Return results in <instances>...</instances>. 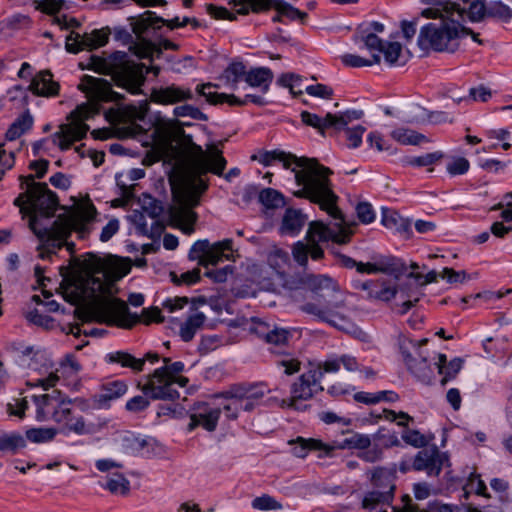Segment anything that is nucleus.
Listing matches in <instances>:
<instances>
[{"instance_id":"nucleus-1","label":"nucleus","mask_w":512,"mask_h":512,"mask_svg":"<svg viewBox=\"0 0 512 512\" xmlns=\"http://www.w3.org/2000/svg\"><path fill=\"white\" fill-rule=\"evenodd\" d=\"M20 189L23 190L13 204L19 208L23 216H29V228L40 241V247L49 251L61 246V240L67 237L71 230L85 238L90 233V225L96 216V208L92 204L79 207L71 219H57L47 227H39L38 216L50 217L57 207V197L46 183L34 181V175L20 176Z\"/></svg>"},{"instance_id":"nucleus-2","label":"nucleus","mask_w":512,"mask_h":512,"mask_svg":"<svg viewBox=\"0 0 512 512\" xmlns=\"http://www.w3.org/2000/svg\"><path fill=\"white\" fill-rule=\"evenodd\" d=\"M258 160L265 166L271 165L274 161L281 162L285 169H291L294 173L296 185L299 187L294 193L296 197L309 199L330 214L338 213L333 204L336 195L332 191L329 179L332 171L319 164L316 159L299 158L290 153L274 150L261 153Z\"/></svg>"},{"instance_id":"nucleus-3","label":"nucleus","mask_w":512,"mask_h":512,"mask_svg":"<svg viewBox=\"0 0 512 512\" xmlns=\"http://www.w3.org/2000/svg\"><path fill=\"white\" fill-rule=\"evenodd\" d=\"M78 89L86 94L87 103L78 105L68 116L69 123L61 124L58 131L51 135L52 142L60 150H68L74 142L86 137L89 126L86 120L100 113L101 103L119 101L121 96L112 90L110 83L102 78L84 75Z\"/></svg>"},{"instance_id":"nucleus-4","label":"nucleus","mask_w":512,"mask_h":512,"mask_svg":"<svg viewBox=\"0 0 512 512\" xmlns=\"http://www.w3.org/2000/svg\"><path fill=\"white\" fill-rule=\"evenodd\" d=\"M484 0H442L448 21L428 23L421 27L417 39L422 50L455 52L460 38V22L468 18L472 22L483 18Z\"/></svg>"},{"instance_id":"nucleus-5","label":"nucleus","mask_w":512,"mask_h":512,"mask_svg":"<svg viewBox=\"0 0 512 512\" xmlns=\"http://www.w3.org/2000/svg\"><path fill=\"white\" fill-rule=\"evenodd\" d=\"M194 151L193 175L186 182V195L182 203L169 209L170 219L187 235L194 232V224L197 221V214L192 207L198 205L199 196L208 188L207 182L201 176L209 171L221 176L227 163L216 147H212L209 154L205 153L201 146H195Z\"/></svg>"},{"instance_id":"nucleus-6","label":"nucleus","mask_w":512,"mask_h":512,"mask_svg":"<svg viewBox=\"0 0 512 512\" xmlns=\"http://www.w3.org/2000/svg\"><path fill=\"white\" fill-rule=\"evenodd\" d=\"M87 68L100 74L111 75L118 87L134 95L142 92L141 87L150 71L154 75L160 72L157 66L148 69L145 64L131 60L123 51H115L105 56L92 55Z\"/></svg>"},{"instance_id":"nucleus-7","label":"nucleus","mask_w":512,"mask_h":512,"mask_svg":"<svg viewBox=\"0 0 512 512\" xmlns=\"http://www.w3.org/2000/svg\"><path fill=\"white\" fill-rule=\"evenodd\" d=\"M306 284L322 299V302L306 303L302 306V310L333 327L344 329L348 320L338 311L345 303L338 284L326 275H308Z\"/></svg>"},{"instance_id":"nucleus-8","label":"nucleus","mask_w":512,"mask_h":512,"mask_svg":"<svg viewBox=\"0 0 512 512\" xmlns=\"http://www.w3.org/2000/svg\"><path fill=\"white\" fill-rule=\"evenodd\" d=\"M163 366L154 370L147 377V382L142 387V392L153 400H176L179 393L175 386L185 387L189 380L179 374L184 370L181 361L171 362L170 358L162 359Z\"/></svg>"},{"instance_id":"nucleus-9","label":"nucleus","mask_w":512,"mask_h":512,"mask_svg":"<svg viewBox=\"0 0 512 512\" xmlns=\"http://www.w3.org/2000/svg\"><path fill=\"white\" fill-rule=\"evenodd\" d=\"M81 269L86 276L83 290L85 293L94 295L107 290L106 283L98 275H102L104 278L121 279L130 272L131 265L121 258H116L110 264H106L99 257L87 254V257L81 262Z\"/></svg>"},{"instance_id":"nucleus-10","label":"nucleus","mask_w":512,"mask_h":512,"mask_svg":"<svg viewBox=\"0 0 512 512\" xmlns=\"http://www.w3.org/2000/svg\"><path fill=\"white\" fill-rule=\"evenodd\" d=\"M158 22H162L161 17L156 16L152 11H146L131 23L137 41H133L132 35L125 28H115L114 37L124 44H130L129 50L138 58L153 59L155 54L159 57L161 51L156 49L155 44L148 39L150 28Z\"/></svg>"},{"instance_id":"nucleus-11","label":"nucleus","mask_w":512,"mask_h":512,"mask_svg":"<svg viewBox=\"0 0 512 512\" xmlns=\"http://www.w3.org/2000/svg\"><path fill=\"white\" fill-rule=\"evenodd\" d=\"M338 197L333 200V204L337 209L336 215L327 214L334 220L333 223L325 224L322 221H314L309 225L306 234L308 241V256L310 255L313 260H319L323 257L324 251L319 246L320 242L333 241L339 244H344L349 241L350 233L344 226V219L338 206L336 205Z\"/></svg>"},{"instance_id":"nucleus-12","label":"nucleus","mask_w":512,"mask_h":512,"mask_svg":"<svg viewBox=\"0 0 512 512\" xmlns=\"http://www.w3.org/2000/svg\"><path fill=\"white\" fill-rule=\"evenodd\" d=\"M395 474L386 468L377 467L372 474L373 490L363 498V508L370 512H387L395 490Z\"/></svg>"},{"instance_id":"nucleus-13","label":"nucleus","mask_w":512,"mask_h":512,"mask_svg":"<svg viewBox=\"0 0 512 512\" xmlns=\"http://www.w3.org/2000/svg\"><path fill=\"white\" fill-rule=\"evenodd\" d=\"M427 339L413 341L406 338L399 340V349L408 370L422 383L430 384L434 379V368L421 346Z\"/></svg>"},{"instance_id":"nucleus-14","label":"nucleus","mask_w":512,"mask_h":512,"mask_svg":"<svg viewBox=\"0 0 512 512\" xmlns=\"http://www.w3.org/2000/svg\"><path fill=\"white\" fill-rule=\"evenodd\" d=\"M90 314L98 322L115 324L122 328H131L139 319L136 314L130 313L126 302L118 298L99 299L93 305Z\"/></svg>"},{"instance_id":"nucleus-15","label":"nucleus","mask_w":512,"mask_h":512,"mask_svg":"<svg viewBox=\"0 0 512 512\" xmlns=\"http://www.w3.org/2000/svg\"><path fill=\"white\" fill-rule=\"evenodd\" d=\"M232 253L231 239H224L214 244H211L207 239H202L192 245L188 257L190 260H197L200 265L207 267L208 265H217L223 260H229Z\"/></svg>"},{"instance_id":"nucleus-16","label":"nucleus","mask_w":512,"mask_h":512,"mask_svg":"<svg viewBox=\"0 0 512 512\" xmlns=\"http://www.w3.org/2000/svg\"><path fill=\"white\" fill-rule=\"evenodd\" d=\"M261 336L268 344L271 345V353L282 357L278 361V365L284 368V373L286 375H293L300 370V362L288 352V342L292 337L289 330L274 327L266 333H262Z\"/></svg>"},{"instance_id":"nucleus-17","label":"nucleus","mask_w":512,"mask_h":512,"mask_svg":"<svg viewBox=\"0 0 512 512\" xmlns=\"http://www.w3.org/2000/svg\"><path fill=\"white\" fill-rule=\"evenodd\" d=\"M321 372L309 370L303 373L297 382L291 387V396L289 398L278 399L277 397L268 398L269 404H276L280 407H294L296 400H308L318 391H322Z\"/></svg>"},{"instance_id":"nucleus-18","label":"nucleus","mask_w":512,"mask_h":512,"mask_svg":"<svg viewBox=\"0 0 512 512\" xmlns=\"http://www.w3.org/2000/svg\"><path fill=\"white\" fill-rule=\"evenodd\" d=\"M271 391L272 389L268 388L264 382L241 383L232 385L228 390L219 393L216 397L238 398L242 402V410L252 412L262 404L265 395Z\"/></svg>"},{"instance_id":"nucleus-19","label":"nucleus","mask_w":512,"mask_h":512,"mask_svg":"<svg viewBox=\"0 0 512 512\" xmlns=\"http://www.w3.org/2000/svg\"><path fill=\"white\" fill-rule=\"evenodd\" d=\"M412 466L414 471H423L429 477H438L444 467L450 466V459L446 452L440 451L437 446H431L417 452Z\"/></svg>"},{"instance_id":"nucleus-20","label":"nucleus","mask_w":512,"mask_h":512,"mask_svg":"<svg viewBox=\"0 0 512 512\" xmlns=\"http://www.w3.org/2000/svg\"><path fill=\"white\" fill-rule=\"evenodd\" d=\"M109 34L108 28L95 29L91 33L84 34L71 31L66 36L65 48L74 54L82 50L97 49L108 42Z\"/></svg>"},{"instance_id":"nucleus-21","label":"nucleus","mask_w":512,"mask_h":512,"mask_svg":"<svg viewBox=\"0 0 512 512\" xmlns=\"http://www.w3.org/2000/svg\"><path fill=\"white\" fill-rule=\"evenodd\" d=\"M241 8L237 10L239 15H247L249 11L260 12L274 7L281 15L291 20L302 19L307 16L305 12L293 7L283 0H240Z\"/></svg>"},{"instance_id":"nucleus-22","label":"nucleus","mask_w":512,"mask_h":512,"mask_svg":"<svg viewBox=\"0 0 512 512\" xmlns=\"http://www.w3.org/2000/svg\"><path fill=\"white\" fill-rule=\"evenodd\" d=\"M15 362L23 369L40 371L46 366L45 352L39 347L27 345L23 342H13L9 346Z\"/></svg>"},{"instance_id":"nucleus-23","label":"nucleus","mask_w":512,"mask_h":512,"mask_svg":"<svg viewBox=\"0 0 512 512\" xmlns=\"http://www.w3.org/2000/svg\"><path fill=\"white\" fill-rule=\"evenodd\" d=\"M212 85L210 83L198 85L196 91L210 104H218L227 102L230 105L242 106L248 102H252L258 106H264L267 101L264 97L259 95L247 94L243 100L238 99L235 95H227L224 93H217L210 91Z\"/></svg>"},{"instance_id":"nucleus-24","label":"nucleus","mask_w":512,"mask_h":512,"mask_svg":"<svg viewBox=\"0 0 512 512\" xmlns=\"http://www.w3.org/2000/svg\"><path fill=\"white\" fill-rule=\"evenodd\" d=\"M117 441L123 453L133 456H146L150 453L149 447L152 445L153 439L125 431L119 435Z\"/></svg>"},{"instance_id":"nucleus-25","label":"nucleus","mask_w":512,"mask_h":512,"mask_svg":"<svg viewBox=\"0 0 512 512\" xmlns=\"http://www.w3.org/2000/svg\"><path fill=\"white\" fill-rule=\"evenodd\" d=\"M63 398L58 390H53L49 394L33 396V401L36 405V419L40 422L51 420L53 413L57 410Z\"/></svg>"},{"instance_id":"nucleus-26","label":"nucleus","mask_w":512,"mask_h":512,"mask_svg":"<svg viewBox=\"0 0 512 512\" xmlns=\"http://www.w3.org/2000/svg\"><path fill=\"white\" fill-rule=\"evenodd\" d=\"M221 414L220 408H212L207 404L198 407L197 412L191 414L188 430L192 431L198 426H202L207 431H214L217 427Z\"/></svg>"},{"instance_id":"nucleus-27","label":"nucleus","mask_w":512,"mask_h":512,"mask_svg":"<svg viewBox=\"0 0 512 512\" xmlns=\"http://www.w3.org/2000/svg\"><path fill=\"white\" fill-rule=\"evenodd\" d=\"M347 434L348 436L342 440H335L328 443L326 455L332 457L336 450L357 449L361 451L370 447L371 439L368 435L350 431H348Z\"/></svg>"},{"instance_id":"nucleus-28","label":"nucleus","mask_w":512,"mask_h":512,"mask_svg":"<svg viewBox=\"0 0 512 512\" xmlns=\"http://www.w3.org/2000/svg\"><path fill=\"white\" fill-rule=\"evenodd\" d=\"M374 261V269L377 273H384L399 279L406 273L407 267L405 263L394 256L390 255H375L372 257Z\"/></svg>"},{"instance_id":"nucleus-29","label":"nucleus","mask_w":512,"mask_h":512,"mask_svg":"<svg viewBox=\"0 0 512 512\" xmlns=\"http://www.w3.org/2000/svg\"><path fill=\"white\" fill-rule=\"evenodd\" d=\"M289 444L292 447V453L298 458H305L310 451H317L318 457H329L326 455L328 443H324L321 440L314 438H303L297 437L294 440H290Z\"/></svg>"},{"instance_id":"nucleus-30","label":"nucleus","mask_w":512,"mask_h":512,"mask_svg":"<svg viewBox=\"0 0 512 512\" xmlns=\"http://www.w3.org/2000/svg\"><path fill=\"white\" fill-rule=\"evenodd\" d=\"M59 84L53 81L50 71H41L32 79L28 89L35 95L52 97L58 95Z\"/></svg>"},{"instance_id":"nucleus-31","label":"nucleus","mask_w":512,"mask_h":512,"mask_svg":"<svg viewBox=\"0 0 512 512\" xmlns=\"http://www.w3.org/2000/svg\"><path fill=\"white\" fill-rule=\"evenodd\" d=\"M151 97L154 102L160 104H175L177 102L192 99L193 94L190 89L170 85L154 90Z\"/></svg>"},{"instance_id":"nucleus-32","label":"nucleus","mask_w":512,"mask_h":512,"mask_svg":"<svg viewBox=\"0 0 512 512\" xmlns=\"http://www.w3.org/2000/svg\"><path fill=\"white\" fill-rule=\"evenodd\" d=\"M127 390L128 386L124 381H111L102 385L101 392L94 399L100 408L109 407L112 400L120 398Z\"/></svg>"},{"instance_id":"nucleus-33","label":"nucleus","mask_w":512,"mask_h":512,"mask_svg":"<svg viewBox=\"0 0 512 512\" xmlns=\"http://www.w3.org/2000/svg\"><path fill=\"white\" fill-rule=\"evenodd\" d=\"M462 364L463 361L460 358H454L447 362L445 354H438L437 360L433 365L438 370V373L442 375L440 384L445 386L449 381L455 379L462 368Z\"/></svg>"},{"instance_id":"nucleus-34","label":"nucleus","mask_w":512,"mask_h":512,"mask_svg":"<svg viewBox=\"0 0 512 512\" xmlns=\"http://www.w3.org/2000/svg\"><path fill=\"white\" fill-rule=\"evenodd\" d=\"M355 43L362 42L364 47L373 54H381L386 41L379 38L368 26L359 25L354 34Z\"/></svg>"},{"instance_id":"nucleus-35","label":"nucleus","mask_w":512,"mask_h":512,"mask_svg":"<svg viewBox=\"0 0 512 512\" xmlns=\"http://www.w3.org/2000/svg\"><path fill=\"white\" fill-rule=\"evenodd\" d=\"M300 117L303 124L316 129L323 136L327 129L335 131V125L337 124L335 114L327 113L324 117H320L317 114L302 111Z\"/></svg>"},{"instance_id":"nucleus-36","label":"nucleus","mask_w":512,"mask_h":512,"mask_svg":"<svg viewBox=\"0 0 512 512\" xmlns=\"http://www.w3.org/2000/svg\"><path fill=\"white\" fill-rule=\"evenodd\" d=\"M273 73L267 67L252 68L246 74L245 81L251 87L260 88L262 93H267L273 81Z\"/></svg>"},{"instance_id":"nucleus-37","label":"nucleus","mask_w":512,"mask_h":512,"mask_svg":"<svg viewBox=\"0 0 512 512\" xmlns=\"http://www.w3.org/2000/svg\"><path fill=\"white\" fill-rule=\"evenodd\" d=\"M305 224V216L295 209H287L280 226L281 235H297Z\"/></svg>"},{"instance_id":"nucleus-38","label":"nucleus","mask_w":512,"mask_h":512,"mask_svg":"<svg viewBox=\"0 0 512 512\" xmlns=\"http://www.w3.org/2000/svg\"><path fill=\"white\" fill-rule=\"evenodd\" d=\"M206 321V316L203 312L194 311L187 319L181 324L179 335L185 342L191 341L196 332L201 329Z\"/></svg>"},{"instance_id":"nucleus-39","label":"nucleus","mask_w":512,"mask_h":512,"mask_svg":"<svg viewBox=\"0 0 512 512\" xmlns=\"http://www.w3.org/2000/svg\"><path fill=\"white\" fill-rule=\"evenodd\" d=\"M397 294V287L390 284L387 280H374L368 299L388 302Z\"/></svg>"},{"instance_id":"nucleus-40","label":"nucleus","mask_w":512,"mask_h":512,"mask_svg":"<svg viewBox=\"0 0 512 512\" xmlns=\"http://www.w3.org/2000/svg\"><path fill=\"white\" fill-rule=\"evenodd\" d=\"M33 126V117L26 111L22 113L15 121L9 126L5 138L8 141H14L21 137L25 132L29 131Z\"/></svg>"},{"instance_id":"nucleus-41","label":"nucleus","mask_w":512,"mask_h":512,"mask_svg":"<svg viewBox=\"0 0 512 512\" xmlns=\"http://www.w3.org/2000/svg\"><path fill=\"white\" fill-rule=\"evenodd\" d=\"M381 53L389 66H403L409 58L403 53L402 45L398 42H386Z\"/></svg>"},{"instance_id":"nucleus-42","label":"nucleus","mask_w":512,"mask_h":512,"mask_svg":"<svg viewBox=\"0 0 512 512\" xmlns=\"http://www.w3.org/2000/svg\"><path fill=\"white\" fill-rule=\"evenodd\" d=\"M106 358L109 363H118L122 367L131 368L136 372L142 371L145 364V359L135 358L133 355L124 351L109 353Z\"/></svg>"},{"instance_id":"nucleus-43","label":"nucleus","mask_w":512,"mask_h":512,"mask_svg":"<svg viewBox=\"0 0 512 512\" xmlns=\"http://www.w3.org/2000/svg\"><path fill=\"white\" fill-rule=\"evenodd\" d=\"M26 446L25 438L17 432H0V451L16 452Z\"/></svg>"},{"instance_id":"nucleus-44","label":"nucleus","mask_w":512,"mask_h":512,"mask_svg":"<svg viewBox=\"0 0 512 512\" xmlns=\"http://www.w3.org/2000/svg\"><path fill=\"white\" fill-rule=\"evenodd\" d=\"M391 136L393 139L403 145H418L424 141H427L425 135L407 128L395 129L392 131Z\"/></svg>"},{"instance_id":"nucleus-45","label":"nucleus","mask_w":512,"mask_h":512,"mask_svg":"<svg viewBox=\"0 0 512 512\" xmlns=\"http://www.w3.org/2000/svg\"><path fill=\"white\" fill-rule=\"evenodd\" d=\"M485 15L507 23L512 19V9L501 1H494L487 7L484 5L483 17Z\"/></svg>"},{"instance_id":"nucleus-46","label":"nucleus","mask_w":512,"mask_h":512,"mask_svg":"<svg viewBox=\"0 0 512 512\" xmlns=\"http://www.w3.org/2000/svg\"><path fill=\"white\" fill-rule=\"evenodd\" d=\"M138 202H139L141 211L146 213L152 219H156L164 211V207L162 205V202L157 200V199H155L154 197H152L149 194L143 193L139 197Z\"/></svg>"},{"instance_id":"nucleus-47","label":"nucleus","mask_w":512,"mask_h":512,"mask_svg":"<svg viewBox=\"0 0 512 512\" xmlns=\"http://www.w3.org/2000/svg\"><path fill=\"white\" fill-rule=\"evenodd\" d=\"M259 201L267 209H276L285 205L284 196L272 188L262 189L259 193Z\"/></svg>"},{"instance_id":"nucleus-48","label":"nucleus","mask_w":512,"mask_h":512,"mask_svg":"<svg viewBox=\"0 0 512 512\" xmlns=\"http://www.w3.org/2000/svg\"><path fill=\"white\" fill-rule=\"evenodd\" d=\"M57 433L54 427L31 428L26 431V438L33 443H46L52 441Z\"/></svg>"},{"instance_id":"nucleus-49","label":"nucleus","mask_w":512,"mask_h":512,"mask_svg":"<svg viewBox=\"0 0 512 512\" xmlns=\"http://www.w3.org/2000/svg\"><path fill=\"white\" fill-rule=\"evenodd\" d=\"M341 61L347 67L359 68L379 64L381 62V56L379 54H373L372 59H366L355 54H344L341 56Z\"/></svg>"},{"instance_id":"nucleus-50","label":"nucleus","mask_w":512,"mask_h":512,"mask_svg":"<svg viewBox=\"0 0 512 512\" xmlns=\"http://www.w3.org/2000/svg\"><path fill=\"white\" fill-rule=\"evenodd\" d=\"M382 224L389 229H396L397 231H407L410 224L402 219L395 211H383Z\"/></svg>"},{"instance_id":"nucleus-51","label":"nucleus","mask_w":512,"mask_h":512,"mask_svg":"<svg viewBox=\"0 0 512 512\" xmlns=\"http://www.w3.org/2000/svg\"><path fill=\"white\" fill-rule=\"evenodd\" d=\"M251 506L253 509L259 511L281 510L283 508V505L279 501L268 494L254 498L251 502Z\"/></svg>"},{"instance_id":"nucleus-52","label":"nucleus","mask_w":512,"mask_h":512,"mask_svg":"<svg viewBox=\"0 0 512 512\" xmlns=\"http://www.w3.org/2000/svg\"><path fill=\"white\" fill-rule=\"evenodd\" d=\"M341 131L345 133L347 147L358 148L362 143V137L366 128L362 125H356L354 127L346 126Z\"/></svg>"},{"instance_id":"nucleus-53","label":"nucleus","mask_w":512,"mask_h":512,"mask_svg":"<svg viewBox=\"0 0 512 512\" xmlns=\"http://www.w3.org/2000/svg\"><path fill=\"white\" fill-rule=\"evenodd\" d=\"M444 157L443 152L435 151L421 156H414L407 159L406 163L413 167L430 166Z\"/></svg>"},{"instance_id":"nucleus-54","label":"nucleus","mask_w":512,"mask_h":512,"mask_svg":"<svg viewBox=\"0 0 512 512\" xmlns=\"http://www.w3.org/2000/svg\"><path fill=\"white\" fill-rule=\"evenodd\" d=\"M104 487L112 493L124 495L129 491L130 483L123 475L116 474L108 479Z\"/></svg>"},{"instance_id":"nucleus-55","label":"nucleus","mask_w":512,"mask_h":512,"mask_svg":"<svg viewBox=\"0 0 512 512\" xmlns=\"http://www.w3.org/2000/svg\"><path fill=\"white\" fill-rule=\"evenodd\" d=\"M173 113L176 117H190L194 120L206 121L207 116L197 107L184 104L174 108Z\"/></svg>"},{"instance_id":"nucleus-56","label":"nucleus","mask_w":512,"mask_h":512,"mask_svg":"<svg viewBox=\"0 0 512 512\" xmlns=\"http://www.w3.org/2000/svg\"><path fill=\"white\" fill-rule=\"evenodd\" d=\"M171 281L176 285H192L200 280V269L196 268L191 271H186L180 275L175 272L170 273Z\"/></svg>"},{"instance_id":"nucleus-57","label":"nucleus","mask_w":512,"mask_h":512,"mask_svg":"<svg viewBox=\"0 0 512 512\" xmlns=\"http://www.w3.org/2000/svg\"><path fill=\"white\" fill-rule=\"evenodd\" d=\"M89 432L90 429L87 427L84 418L80 415H73L62 433H75L77 435H85L88 434Z\"/></svg>"},{"instance_id":"nucleus-58","label":"nucleus","mask_w":512,"mask_h":512,"mask_svg":"<svg viewBox=\"0 0 512 512\" xmlns=\"http://www.w3.org/2000/svg\"><path fill=\"white\" fill-rule=\"evenodd\" d=\"M63 6V0H34L35 10L50 15L58 13L60 10H62Z\"/></svg>"},{"instance_id":"nucleus-59","label":"nucleus","mask_w":512,"mask_h":512,"mask_svg":"<svg viewBox=\"0 0 512 512\" xmlns=\"http://www.w3.org/2000/svg\"><path fill=\"white\" fill-rule=\"evenodd\" d=\"M364 115L362 110H348L341 114H335L337 124L335 125V132H340L352 120L361 119Z\"/></svg>"},{"instance_id":"nucleus-60","label":"nucleus","mask_w":512,"mask_h":512,"mask_svg":"<svg viewBox=\"0 0 512 512\" xmlns=\"http://www.w3.org/2000/svg\"><path fill=\"white\" fill-rule=\"evenodd\" d=\"M245 65L242 62H234L230 64L224 71V77L235 87L240 77H246Z\"/></svg>"},{"instance_id":"nucleus-61","label":"nucleus","mask_w":512,"mask_h":512,"mask_svg":"<svg viewBox=\"0 0 512 512\" xmlns=\"http://www.w3.org/2000/svg\"><path fill=\"white\" fill-rule=\"evenodd\" d=\"M217 394L214 395L215 398H220L219 396L216 397ZM224 400H226V403L223 404V411L226 414V417L231 420L237 419L239 412L242 410V402L238 398L234 397H222Z\"/></svg>"},{"instance_id":"nucleus-62","label":"nucleus","mask_w":512,"mask_h":512,"mask_svg":"<svg viewBox=\"0 0 512 512\" xmlns=\"http://www.w3.org/2000/svg\"><path fill=\"white\" fill-rule=\"evenodd\" d=\"M402 439L405 443L415 448H426L428 439L418 430H406L402 433Z\"/></svg>"},{"instance_id":"nucleus-63","label":"nucleus","mask_w":512,"mask_h":512,"mask_svg":"<svg viewBox=\"0 0 512 512\" xmlns=\"http://www.w3.org/2000/svg\"><path fill=\"white\" fill-rule=\"evenodd\" d=\"M358 457L368 463H375L383 458V448L378 444H371L370 447L365 450H361L358 453Z\"/></svg>"},{"instance_id":"nucleus-64","label":"nucleus","mask_w":512,"mask_h":512,"mask_svg":"<svg viewBox=\"0 0 512 512\" xmlns=\"http://www.w3.org/2000/svg\"><path fill=\"white\" fill-rule=\"evenodd\" d=\"M470 168L469 161L464 157H455L447 164V172L451 176L463 175Z\"/></svg>"}]
</instances>
